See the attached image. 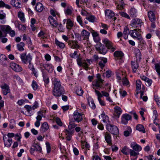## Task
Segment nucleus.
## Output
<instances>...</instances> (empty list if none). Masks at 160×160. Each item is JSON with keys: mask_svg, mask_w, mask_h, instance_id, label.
I'll return each mask as SVG.
<instances>
[{"mask_svg": "<svg viewBox=\"0 0 160 160\" xmlns=\"http://www.w3.org/2000/svg\"><path fill=\"white\" fill-rule=\"evenodd\" d=\"M52 81L53 85L52 95L56 97H59L65 92L64 88L59 79L54 77L52 79Z\"/></svg>", "mask_w": 160, "mask_h": 160, "instance_id": "nucleus-1", "label": "nucleus"}, {"mask_svg": "<svg viewBox=\"0 0 160 160\" xmlns=\"http://www.w3.org/2000/svg\"><path fill=\"white\" fill-rule=\"evenodd\" d=\"M77 62L78 66L82 67L86 70L88 69L89 65L92 62V60H82V57L79 56L77 58Z\"/></svg>", "mask_w": 160, "mask_h": 160, "instance_id": "nucleus-2", "label": "nucleus"}, {"mask_svg": "<svg viewBox=\"0 0 160 160\" xmlns=\"http://www.w3.org/2000/svg\"><path fill=\"white\" fill-rule=\"evenodd\" d=\"M77 62L78 66L82 67L86 70L88 69L89 65L92 62V60H82V57L79 56L77 58Z\"/></svg>", "mask_w": 160, "mask_h": 160, "instance_id": "nucleus-3", "label": "nucleus"}, {"mask_svg": "<svg viewBox=\"0 0 160 160\" xmlns=\"http://www.w3.org/2000/svg\"><path fill=\"white\" fill-rule=\"evenodd\" d=\"M20 57L22 62L25 64L31 62L32 59V56L30 53H28L27 55L26 52H23L20 55Z\"/></svg>", "mask_w": 160, "mask_h": 160, "instance_id": "nucleus-4", "label": "nucleus"}, {"mask_svg": "<svg viewBox=\"0 0 160 160\" xmlns=\"http://www.w3.org/2000/svg\"><path fill=\"white\" fill-rule=\"evenodd\" d=\"M107 130L112 134L117 135L119 134V132L118 128L113 125L107 124Z\"/></svg>", "mask_w": 160, "mask_h": 160, "instance_id": "nucleus-5", "label": "nucleus"}, {"mask_svg": "<svg viewBox=\"0 0 160 160\" xmlns=\"http://www.w3.org/2000/svg\"><path fill=\"white\" fill-rule=\"evenodd\" d=\"M74 120L78 122H81L85 118L84 114L82 113H79L78 110H76L73 113Z\"/></svg>", "mask_w": 160, "mask_h": 160, "instance_id": "nucleus-6", "label": "nucleus"}, {"mask_svg": "<svg viewBox=\"0 0 160 160\" xmlns=\"http://www.w3.org/2000/svg\"><path fill=\"white\" fill-rule=\"evenodd\" d=\"M141 32V29H135L129 31V33L133 38H137L138 39V38H140L142 36L140 33Z\"/></svg>", "mask_w": 160, "mask_h": 160, "instance_id": "nucleus-7", "label": "nucleus"}, {"mask_svg": "<svg viewBox=\"0 0 160 160\" xmlns=\"http://www.w3.org/2000/svg\"><path fill=\"white\" fill-rule=\"evenodd\" d=\"M102 42L105 45L108 49H109L112 52L115 49L112 42L107 38H104L102 40Z\"/></svg>", "mask_w": 160, "mask_h": 160, "instance_id": "nucleus-8", "label": "nucleus"}, {"mask_svg": "<svg viewBox=\"0 0 160 160\" xmlns=\"http://www.w3.org/2000/svg\"><path fill=\"white\" fill-rule=\"evenodd\" d=\"M142 22V20L139 18H136L132 19L130 23L131 26L132 28H138L141 27Z\"/></svg>", "mask_w": 160, "mask_h": 160, "instance_id": "nucleus-9", "label": "nucleus"}, {"mask_svg": "<svg viewBox=\"0 0 160 160\" xmlns=\"http://www.w3.org/2000/svg\"><path fill=\"white\" fill-rule=\"evenodd\" d=\"M70 47L72 49H78L80 48V46L78 44L77 41L74 40H70L68 42Z\"/></svg>", "mask_w": 160, "mask_h": 160, "instance_id": "nucleus-10", "label": "nucleus"}, {"mask_svg": "<svg viewBox=\"0 0 160 160\" xmlns=\"http://www.w3.org/2000/svg\"><path fill=\"white\" fill-rule=\"evenodd\" d=\"M63 23L64 24L66 23V27L68 30H71L74 25L73 21L69 18L64 19Z\"/></svg>", "mask_w": 160, "mask_h": 160, "instance_id": "nucleus-11", "label": "nucleus"}, {"mask_svg": "<svg viewBox=\"0 0 160 160\" xmlns=\"http://www.w3.org/2000/svg\"><path fill=\"white\" fill-rule=\"evenodd\" d=\"M74 130L71 129H65L63 132V133H64L65 135L67 140L68 141H70L71 139L72 136L74 132Z\"/></svg>", "mask_w": 160, "mask_h": 160, "instance_id": "nucleus-12", "label": "nucleus"}, {"mask_svg": "<svg viewBox=\"0 0 160 160\" xmlns=\"http://www.w3.org/2000/svg\"><path fill=\"white\" fill-rule=\"evenodd\" d=\"M103 80H95L92 82L93 88L95 90L96 89L101 88L102 87V84L103 83Z\"/></svg>", "mask_w": 160, "mask_h": 160, "instance_id": "nucleus-13", "label": "nucleus"}, {"mask_svg": "<svg viewBox=\"0 0 160 160\" xmlns=\"http://www.w3.org/2000/svg\"><path fill=\"white\" fill-rule=\"evenodd\" d=\"M1 88L3 94L4 95H6L10 92L9 87L6 83H2L0 86Z\"/></svg>", "mask_w": 160, "mask_h": 160, "instance_id": "nucleus-14", "label": "nucleus"}, {"mask_svg": "<svg viewBox=\"0 0 160 160\" xmlns=\"http://www.w3.org/2000/svg\"><path fill=\"white\" fill-rule=\"evenodd\" d=\"M131 116L128 114H123L121 117V122L123 124H126L128 123V121L131 119Z\"/></svg>", "mask_w": 160, "mask_h": 160, "instance_id": "nucleus-15", "label": "nucleus"}, {"mask_svg": "<svg viewBox=\"0 0 160 160\" xmlns=\"http://www.w3.org/2000/svg\"><path fill=\"white\" fill-rule=\"evenodd\" d=\"M10 67L16 72H19L22 70V68L19 65L15 63H11L10 64Z\"/></svg>", "mask_w": 160, "mask_h": 160, "instance_id": "nucleus-16", "label": "nucleus"}, {"mask_svg": "<svg viewBox=\"0 0 160 160\" xmlns=\"http://www.w3.org/2000/svg\"><path fill=\"white\" fill-rule=\"evenodd\" d=\"M107 61V58H105L101 57L99 58L98 64L102 69H103Z\"/></svg>", "mask_w": 160, "mask_h": 160, "instance_id": "nucleus-17", "label": "nucleus"}, {"mask_svg": "<svg viewBox=\"0 0 160 160\" xmlns=\"http://www.w3.org/2000/svg\"><path fill=\"white\" fill-rule=\"evenodd\" d=\"M95 92L96 94L98 96V99L100 105L101 106H105L106 104L105 101L101 99V98H102L101 93L99 91L96 89H95Z\"/></svg>", "mask_w": 160, "mask_h": 160, "instance_id": "nucleus-18", "label": "nucleus"}, {"mask_svg": "<svg viewBox=\"0 0 160 160\" xmlns=\"http://www.w3.org/2000/svg\"><path fill=\"white\" fill-rule=\"evenodd\" d=\"M3 140L4 145L8 148L10 147L12 143V139L11 138H7L6 137L3 138Z\"/></svg>", "mask_w": 160, "mask_h": 160, "instance_id": "nucleus-19", "label": "nucleus"}, {"mask_svg": "<svg viewBox=\"0 0 160 160\" xmlns=\"http://www.w3.org/2000/svg\"><path fill=\"white\" fill-rule=\"evenodd\" d=\"M90 33L85 30H83L81 32V38L83 40L87 39L89 38Z\"/></svg>", "mask_w": 160, "mask_h": 160, "instance_id": "nucleus-20", "label": "nucleus"}, {"mask_svg": "<svg viewBox=\"0 0 160 160\" xmlns=\"http://www.w3.org/2000/svg\"><path fill=\"white\" fill-rule=\"evenodd\" d=\"M105 13L106 18L108 19L111 18L115 16L114 12L109 9L106 10Z\"/></svg>", "mask_w": 160, "mask_h": 160, "instance_id": "nucleus-21", "label": "nucleus"}, {"mask_svg": "<svg viewBox=\"0 0 160 160\" xmlns=\"http://www.w3.org/2000/svg\"><path fill=\"white\" fill-rule=\"evenodd\" d=\"M105 139L106 142L109 145L112 144L111 140V136L108 132H106L104 134Z\"/></svg>", "mask_w": 160, "mask_h": 160, "instance_id": "nucleus-22", "label": "nucleus"}, {"mask_svg": "<svg viewBox=\"0 0 160 160\" xmlns=\"http://www.w3.org/2000/svg\"><path fill=\"white\" fill-rule=\"evenodd\" d=\"M11 29V28L8 25H0V30L4 32H8Z\"/></svg>", "mask_w": 160, "mask_h": 160, "instance_id": "nucleus-23", "label": "nucleus"}, {"mask_svg": "<svg viewBox=\"0 0 160 160\" xmlns=\"http://www.w3.org/2000/svg\"><path fill=\"white\" fill-rule=\"evenodd\" d=\"M114 55L115 59H120L122 58L124 54L122 52L116 51L114 53Z\"/></svg>", "mask_w": 160, "mask_h": 160, "instance_id": "nucleus-24", "label": "nucleus"}, {"mask_svg": "<svg viewBox=\"0 0 160 160\" xmlns=\"http://www.w3.org/2000/svg\"><path fill=\"white\" fill-rule=\"evenodd\" d=\"M48 19L50 23L52 25L55 27H56L57 26L58 24L55 18L52 16H50L48 17Z\"/></svg>", "mask_w": 160, "mask_h": 160, "instance_id": "nucleus-25", "label": "nucleus"}, {"mask_svg": "<svg viewBox=\"0 0 160 160\" xmlns=\"http://www.w3.org/2000/svg\"><path fill=\"white\" fill-rule=\"evenodd\" d=\"M131 147L133 149V150L138 152L142 150L141 147L138 145L134 143H132Z\"/></svg>", "mask_w": 160, "mask_h": 160, "instance_id": "nucleus-26", "label": "nucleus"}, {"mask_svg": "<svg viewBox=\"0 0 160 160\" xmlns=\"http://www.w3.org/2000/svg\"><path fill=\"white\" fill-rule=\"evenodd\" d=\"M44 67L49 73H51L53 72L54 67L52 64L48 63L45 64Z\"/></svg>", "mask_w": 160, "mask_h": 160, "instance_id": "nucleus-27", "label": "nucleus"}, {"mask_svg": "<svg viewBox=\"0 0 160 160\" xmlns=\"http://www.w3.org/2000/svg\"><path fill=\"white\" fill-rule=\"evenodd\" d=\"M148 16L150 21L153 22L155 20V14L154 12L150 11L148 12Z\"/></svg>", "mask_w": 160, "mask_h": 160, "instance_id": "nucleus-28", "label": "nucleus"}, {"mask_svg": "<svg viewBox=\"0 0 160 160\" xmlns=\"http://www.w3.org/2000/svg\"><path fill=\"white\" fill-rule=\"evenodd\" d=\"M88 103L90 107L92 109H95L96 108V106L94 102L93 99L90 97L88 98Z\"/></svg>", "mask_w": 160, "mask_h": 160, "instance_id": "nucleus-29", "label": "nucleus"}, {"mask_svg": "<svg viewBox=\"0 0 160 160\" xmlns=\"http://www.w3.org/2000/svg\"><path fill=\"white\" fill-rule=\"evenodd\" d=\"M131 66L133 72L134 73L136 72L138 68V65L137 62L132 61L131 62Z\"/></svg>", "mask_w": 160, "mask_h": 160, "instance_id": "nucleus-30", "label": "nucleus"}, {"mask_svg": "<svg viewBox=\"0 0 160 160\" xmlns=\"http://www.w3.org/2000/svg\"><path fill=\"white\" fill-rule=\"evenodd\" d=\"M114 109L115 115H117L118 118H119L120 115L122 112L121 108L119 107L116 106L114 108Z\"/></svg>", "mask_w": 160, "mask_h": 160, "instance_id": "nucleus-31", "label": "nucleus"}, {"mask_svg": "<svg viewBox=\"0 0 160 160\" xmlns=\"http://www.w3.org/2000/svg\"><path fill=\"white\" fill-rule=\"evenodd\" d=\"M45 111L43 110H41L38 111L37 112V116L36 118V119H38L42 120V117H45Z\"/></svg>", "mask_w": 160, "mask_h": 160, "instance_id": "nucleus-32", "label": "nucleus"}, {"mask_svg": "<svg viewBox=\"0 0 160 160\" xmlns=\"http://www.w3.org/2000/svg\"><path fill=\"white\" fill-rule=\"evenodd\" d=\"M44 9V7L42 3L38 2L37 4L35 6V9L38 12H41Z\"/></svg>", "mask_w": 160, "mask_h": 160, "instance_id": "nucleus-33", "label": "nucleus"}, {"mask_svg": "<svg viewBox=\"0 0 160 160\" xmlns=\"http://www.w3.org/2000/svg\"><path fill=\"white\" fill-rule=\"evenodd\" d=\"M11 4L13 6L17 8H20L21 7L20 3L18 0H12L10 1Z\"/></svg>", "mask_w": 160, "mask_h": 160, "instance_id": "nucleus-34", "label": "nucleus"}, {"mask_svg": "<svg viewBox=\"0 0 160 160\" xmlns=\"http://www.w3.org/2000/svg\"><path fill=\"white\" fill-rule=\"evenodd\" d=\"M128 28L127 27H125L122 33L123 37L125 39H128V32H129Z\"/></svg>", "mask_w": 160, "mask_h": 160, "instance_id": "nucleus-35", "label": "nucleus"}, {"mask_svg": "<svg viewBox=\"0 0 160 160\" xmlns=\"http://www.w3.org/2000/svg\"><path fill=\"white\" fill-rule=\"evenodd\" d=\"M55 42L56 45L61 48H63L65 47L64 43L59 41L56 38L55 39Z\"/></svg>", "mask_w": 160, "mask_h": 160, "instance_id": "nucleus-36", "label": "nucleus"}, {"mask_svg": "<svg viewBox=\"0 0 160 160\" xmlns=\"http://www.w3.org/2000/svg\"><path fill=\"white\" fill-rule=\"evenodd\" d=\"M137 12V10L134 8H131L129 11V13L131 17H135Z\"/></svg>", "mask_w": 160, "mask_h": 160, "instance_id": "nucleus-37", "label": "nucleus"}, {"mask_svg": "<svg viewBox=\"0 0 160 160\" xmlns=\"http://www.w3.org/2000/svg\"><path fill=\"white\" fill-rule=\"evenodd\" d=\"M18 17L21 22H25V18L24 13L23 12H19L18 13Z\"/></svg>", "mask_w": 160, "mask_h": 160, "instance_id": "nucleus-38", "label": "nucleus"}, {"mask_svg": "<svg viewBox=\"0 0 160 160\" xmlns=\"http://www.w3.org/2000/svg\"><path fill=\"white\" fill-rule=\"evenodd\" d=\"M25 45L24 43L23 42H20L19 43L17 44V47L18 50L20 51H22L24 50L23 47Z\"/></svg>", "mask_w": 160, "mask_h": 160, "instance_id": "nucleus-39", "label": "nucleus"}, {"mask_svg": "<svg viewBox=\"0 0 160 160\" xmlns=\"http://www.w3.org/2000/svg\"><path fill=\"white\" fill-rule=\"evenodd\" d=\"M49 128L48 124L46 122L43 123L41 127V130L43 132L46 131Z\"/></svg>", "mask_w": 160, "mask_h": 160, "instance_id": "nucleus-40", "label": "nucleus"}, {"mask_svg": "<svg viewBox=\"0 0 160 160\" xmlns=\"http://www.w3.org/2000/svg\"><path fill=\"white\" fill-rule=\"evenodd\" d=\"M137 130L142 132L143 133L145 132V131L143 126L141 124H138L136 126Z\"/></svg>", "mask_w": 160, "mask_h": 160, "instance_id": "nucleus-41", "label": "nucleus"}, {"mask_svg": "<svg viewBox=\"0 0 160 160\" xmlns=\"http://www.w3.org/2000/svg\"><path fill=\"white\" fill-rule=\"evenodd\" d=\"M33 147L35 148L36 151L38 152H41L42 149L41 147L37 143H34L33 145Z\"/></svg>", "mask_w": 160, "mask_h": 160, "instance_id": "nucleus-42", "label": "nucleus"}, {"mask_svg": "<svg viewBox=\"0 0 160 160\" xmlns=\"http://www.w3.org/2000/svg\"><path fill=\"white\" fill-rule=\"evenodd\" d=\"M100 116L102 119L103 122L107 123L109 122V118L108 116L106 115L105 114L102 113L101 115Z\"/></svg>", "mask_w": 160, "mask_h": 160, "instance_id": "nucleus-43", "label": "nucleus"}, {"mask_svg": "<svg viewBox=\"0 0 160 160\" xmlns=\"http://www.w3.org/2000/svg\"><path fill=\"white\" fill-rule=\"evenodd\" d=\"M130 154L131 156L134 157H137V156L139 154L138 152L134 151L132 149H130L129 150Z\"/></svg>", "mask_w": 160, "mask_h": 160, "instance_id": "nucleus-44", "label": "nucleus"}, {"mask_svg": "<svg viewBox=\"0 0 160 160\" xmlns=\"http://www.w3.org/2000/svg\"><path fill=\"white\" fill-rule=\"evenodd\" d=\"M81 145L82 148L83 149L84 148V146L86 148L88 149H89V148L90 147L89 144L85 141H81Z\"/></svg>", "mask_w": 160, "mask_h": 160, "instance_id": "nucleus-45", "label": "nucleus"}, {"mask_svg": "<svg viewBox=\"0 0 160 160\" xmlns=\"http://www.w3.org/2000/svg\"><path fill=\"white\" fill-rule=\"evenodd\" d=\"M136 56L138 59H141V53L139 50L138 48L135 49L134 50Z\"/></svg>", "mask_w": 160, "mask_h": 160, "instance_id": "nucleus-46", "label": "nucleus"}, {"mask_svg": "<svg viewBox=\"0 0 160 160\" xmlns=\"http://www.w3.org/2000/svg\"><path fill=\"white\" fill-rule=\"evenodd\" d=\"M86 19L89 22H94L96 21V19L95 17L93 15H90L88 17L86 18Z\"/></svg>", "mask_w": 160, "mask_h": 160, "instance_id": "nucleus-47", "label": "nucleus"}, {"mask_svg": "<svg viewBox=\"0 0 160 160\" xmlns=\"http://www.w3.org/2000/svg\"><path fill=\"white\" fill-rule=\"evenodd\" d=\"M8 60L7 57L4 54H1L0 55V62L2 63L5 61H7Z\"/></svg>", "mask_w": 160, "mask_h": 160, "instance_id": "nucleus-48", "label": "nucleus"}, {"mask_svg": "<svg viewBox=\"0 0 160 160\" xmlns=\"http://www.w3.org/2000/svg\"><path fill=\"white\" fill-rule=\"evenodd\" d=\"M137 90H139L141 89L142 82L140 80H137L136 81Z\"/></svg>", "mask_w": 160, "mask_h": 160, "instance_id": "nucleus-49", "label": "nucleus"}, {"mask_svg": "<svg viewBox=\"0 0 160 160\" xmlns=\"http://www.w3.org/2000/svg\"><path fill=\"white\" fill-rule=\"evenodd\" d=\"M72 12V9L71 8H68L64 10V12L66 15H71Z\"/></svg>", "mask_w": 160, "mask_h": 160, "instance_id": "nucleus-50", "label": "nucleus"}, {"mask_svg": "<svg viewBox=\"0 0 160 160\" xmlns=\"http://www.w3.org/2000/svg\"><path fill=\"white\" fill-rule=\"evenodd\" d=\"M15 121L13 119L10 120V124L9 125V128L11 129L15 127Z\"/></svg>", "mask_w": 160, "mask_h": 160, "instance_id": "nucleus-51", "label": "nucleus"}, {"mask_svg": "<svg viewBox=\"0 0 160 160\" xmlns=\"http://www.w3.org/2000/svg\"><path fill=\"white\" fill-rule=\"evenodd\" d=\"M32 87L34 90H36L38 88V85L37 82L34 80L32 81Z\"/></svg>", "mask_w": 160, "mask_h": 160, "instance_id": "nucleus-52", "label": "nucleus"}, {"mask_svg": "<svg viewBox=\"0 0 160 160\" xmlns=\"http://www.w3.org/2000/svg\"><path fill=\"white\" fill-rule=\"evenodd\" d=\"M79 56L78 55V52L75 51L73 53H71L70 54V56L71 58L76 59Z\"/></svg>", "mask_w": 160, "mask_h": 160, "instance_id": "nucleus-53", "label": "nucleus"}, {"mask_svg": "<svg viewBox=\"0 0 160 160\" xmlns=\"http://www.w3.org/2000/svg\"><path fill=\"white\" fill-rule=\"evenodd\" d=\"M132 132L131 128H129L128 130H126L124 132V135L125 137H128L130 135Z\"/></svg>", "mask_w": 160, "mask_h": 160, "instance_id": "nucleus-54", "label": "nucleus"}, {"mask_svg": "<svg viewBox=\"0 0 160 160\" xmlns=\"http://www.w3.org/2000/svg\"><path fill=\"white\" fill-rule=\"evenodd\" d=\"M38 36L41 38L44 39L45 38H46V34L42 31H41L38 34Z\"/></svg>", "mask_w": 160, "mask_h": 160, "instance_id": "nucleus-55", "label": "nucleus"}, {"mask_svg": "<svg viewBox=\"0 0 160 160\" xmlns=\"http://www.w3.org/2000/svg\"><path fill=\"white\" fill-rule=\"evenodd\" d=\"M13 78L14 81H18L20 82H22V80L18 75H13Z\"/></svg>", "mask_w": 160, "mask_h": 160, "instance_id": "nucleus-56", "label": "nucleus"}, {"mask_svg": "<svg viewBox=\"0 0 160 160\" xmlns=\"http://www.w3.org/2000/svg\"><path fill=\"white\" fill-rule=\"evenodd\" d=\"M77 22L79 23V24L82 26H83V22L82 19L80 16H78L77 17Z\"/></svg>", "mask_w": 160, "mask_h": 160, "instance_id": "nucleus-57", "label": "nucleus"}, {"mask_svg": "<svg viewBox=\"0 0 160 160\" xmlns=\"http://www.w3.org/2000/svg\"><path fill=\"white\" fill-rule=\"evenodd\" d=\"M42 76L44 82L46 83H48L49 82V79L43 73L42 71Z\"/></svg>", "mask_w": 160, "mask_h": 160, "instance_id": "nucleus-58", "label": "nucleus"}, {"mask_svg": "<svg viewBox=\"0 0 160 160\" xmlns=\"http://www.w3.org/2000/svg\"><path fill=\"white\" fill-rule=\"evenodd\" d=\"M77 126V124L73 122H70L68 126V129H71L72 128H74Z\"/></svg>", "mask_w": 160, "mask_h": 160, "instance_id": "nucleus-59", "label": "nucleus"}, {"mask_svg": "<svg viewBox=\"0 0 160 160\" xmlns=\"http://www.w3.org/2000/svg\"><path fill=\"white\" fill-rule=\"evenodd\" d=\"M128 149L126 147H124L122 149L121 152L124 154L127 155L128 152Z\"/></svg>", "mask_w": 160, "mask_h": 160, "instance_id": "nucleus-60", "label": "nucleus"}, {"mask_svg": "<svg viewBox=\"0 0 160 160\" xmlns=\"http://www.w3.org/2000/svg\"><path fill=\"white\" fill-rule=\"evenodd\" d=\"M55 121L57 124L60 126H62V123L60 119L58 117H56L55 118Z\"/></svg>", "mask_w": 160, "mask_h": 160, "instance_id": "nucleus-61", "label": "nucleus"}, {"mask_svg": "<svg viewBox=\"0 0 160 160\" xmlns=\"http://www.w3.org/2000/svg\"><path fill=\"white\" fill-rule=\"evenodd\" d=\"M24 108L26 109L27 111L29 112L32 110H33L32 107L31 106L28 105H26L24 107Z\"/></svg>", "mask_w": 160, "mask_h": 160, "instance_id": "nucleus-62", "label": "nucleus"}, {"mask_svg": "<svg viewBox=\"0 0 160 160\" xmlns=\"http://www.w3.org/2000/svg\"><path fill=\"white\" fill-rule=\"evenodd\" d=\"M83 91L81 88L78 89L76 91V93L77 95L81 96L82 95L83 93Z\"/></svg>", "mask_w": 160, "mask_h": 160, "instance_id": "nucleus-63", "label": "nucleus"}, {"mask_svg": "<svg viewBox=\"0 0 160 160\" xmlns=\"http://www.w3.org/2000/svg\"><path fill=\"white\" fill-rule=\"evenodd\" d=\"M154 98L155 101L157 102L158 105L160 107V98L157 96H155Z\"/></svg>", "mask_w": 160, "mask_h": 160, "instance_id": "nucleus-64", "label": "nucleus"}]
</instances>
